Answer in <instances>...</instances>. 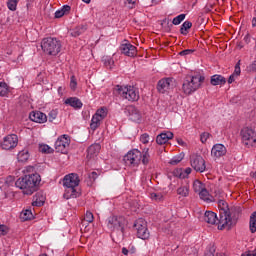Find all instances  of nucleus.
<instances>
[{
  "mask_svg": "<svg viewBox=\"0 0 256 256\" xmlns=\"http://www.w3.org/2000/svg\"><path fill=\"white\" fill-rule=\"evenodd\" d=\"M203 83H205V76L201 74L186 76L182 84V92L184 95H193L195 91L201 89Z\"/></svg>",
  "mask_w": 256,
  "mask_h": 256,
  "instance_id": "2",
  "label": "nucleus"
},
{
  "mask_svg": "<svg viewBox=\"0 0 256 256\" xmlns=\"http://www.w3.org/2000/svg\"><path fill=\"white\" fill-rule=\"evenodd\" d=\"M121 53L127 55V57H135L137 55V47L131 43H124L120 46Z\"/></svg>",
  "mask_w": 256,
  "mask_h": 256,
  "instance_id": "18",
  "label": "nucleus"
},
{
  "mask_svg": "<svg viewBox=\"0 0 256 256\" xmlns=\"http://www.w3.org/2000/svg\"><path fill=\"white\" fill-rule=\"evenodd\" d=\"M191 27H193V23H191L190 21H185L180 28V33L182 35H187V30L191 29Z\"/></svg>",
  "mask_w": 256,
  "mask_h": 256,
  "instance_id": "34",
  "label": "nucleus"
},
{
  "mask_svg": "<svg viewBox=\"0 0 256 256\" xmlns=\"http://www.w3.org/2000/svg\"><path fill=\"white\" fill-rule=\"evenodd\" d=\"M243 209L241 206H233L228 210V213H230V217L232 215V219L237 220L239 219V215H241Z\"/></svg>",
  "mask_w": 256,
  "mask_h": 256,
  "instance_id": "27",
  "label": "nucleus"
},
{
  "mask_svg": "<svg viewBox=\"0 0 256 256\" xmlns=\"http://www.w3.org/2000/svg\"><path fill=\"white\" fill-rule=\"evenodd\" d=\"M7 93H9V86L5 82H0V97H5Z\"/></svg>",
  "mask_w": 256,
  "mask_h": 256,
  "instance_id": "36",
  "label": "nucleus"
},
{
  "mask_svg": "<svg viewBox=\"0 0 256 256\" xmlns=\"http://www.w3.org/2000/svg\"><path fill=\"white\" fill-rule=\"evenodd\" d=\"M243 145L246 147H253L256 143V132L253 128L244 127L240 132Z\"/></svg>",
  "mask_w": 256,
  "mask_h": 256,
  "instance_id": "8",
  "label": "nucleus"
},
{
  "mask_svg": "<svg viewBox=\"0 0 256 256\" xmlns=\"http://www.w3.org/2000/svg\"><path fill=\"white\" fill-rule=\"evenodd\" d=\"M116 91L122 99L127 101H139V90L134 86H116Z\"/></svg>",
  "mask_w": 256,
  "mask_h": 256,
  "instance_id": "6",
  "label": "nucleus"
},
{
  "mask_svg": "<svg viewBox=\"0 0 256 256\" xmlns=\"http://www.w3.org/2000/svg\"><path fill=\"white\" fill-rule=\"evenodd\" d=\"M99 151H101V145L99 144H94L88 147L87 149V157L88 159H93V157H96V155L99 154Z\"/></svg>",
  "mask_w": 256,
  "mask_h": 256,
  "instance_id": "25",
  "label": "nucleus"
},
{
  "mask_svg": "<svg viewBox=\"0 0 256 256\" xmlns=\"http://www.w3.org/2000/svg\"><path fill=\"white\" fill-rule=\"evenodd\" d=\"M250 71H256V61L250 65Z\"/></svg>",
  "mask_w": 256,
  "mask_h": 256,
  "instance_id": "58",
  "label": "nucleus"
},
{
  "mask_svg": "<svg viewBox=\"0 0 256 256\" xmlns=\"http://www.w3.org/2000/svg\"><path fill=\"white\" fill-rule=\"evenodd\" d=\"M105 117H107V108L98 109L91 119L90 129L95 131L101 125V121H103Z\"/></svg>",
  "mask_w": 256,
  "mask_h": 256,
  "instance_id": "11",
  "label": "nucleus"
},
{
  "mask_svg": "<svg viewBox=\"0 0 256 256\" xmlns=\"http://www.w3.org/2000/svg\"><path fill=\"white\" fill-rule=\"evenodd\" d=\"M20 218L23 221H29V220L33 219V212H31V210H24L21 212Z\"/></svg>",
  "mask_w": 256,
  "mask_h": 256,
  "instance_id": "33",
  "label": "nucleus"
},
{
  "mask_svg": "<svg viewBox=\"0 0 256 256\" xmlns=\"http://www.w3.org/2000/svg\"><path fill=\"white\" fill-rule=\"evenodd\" d=\"M227 155V148L223 144H215L211 149V157L213 159H221Z\"/></svg>",
  "mask_w": 256,
  "mask_h": 256,
  "instance_id": "16",
  "label": "nucleus"
},
{
  "mask_svg": "<svg viewBox=\"0 0 256 256\" xmlns=\"http://www.w3.org/2000/svg\"><path fill=\"white\" fill-rule=\"evenodd\" d=\"M250 177H253L254 179H256V171L255 172H251L250 173Z\"/></svg>",
  "mask_w": 256,
  "mask_h": 256,
  "instance_id": "63",
  "label": "nucleus"
},
{
  "mask_svg": "<svg viewBox=\"0 0 256 256\" xmlns=\"http://www.w3.org/2000/svg\"><path fill=\"white\" fill-rule=\"evenodd\" d=\"M170 139H173V133L171 131L162 132L156 137V143L158 145H165Z\"/></svg>",
  "mask_w": 256,
  "mask_h": 256,
  "instance_id": "21",
  "label": "nucleus"
},
{
  "mask_svg": "<svg viewBox=\"0 0 256 256\" xmlns=\"http://www.w3.org/2000/svg\"><path fill=\"white\" fill-rule=\"evenodd\" d=\"M69 136L68 135H62L60 136L56 142H55V149L57 153H63L64 155L69 151Z\"/></svg>",
  "mask_w": 256,
  "mask_h": 256,
  "instance_id": "13",
  "label": "nucleus"
},
{
  "mask_svg": "<svg viewBox=\"0 0 256 256\" xmlns=\"http://www.w3.org/2000/svg\"><path fill=\"white\" fill-rule=\"evenodd\" d=\"M19 0H8L7 7L10 11H17V4Z\"/></svg>",
  "mask_w": 256,
  "mask_h": 256,
  "instance_id": "38",
  "label": "nucleus"
},
{
  "mask_svg": "<svg viewBox=\"0 0 256 256\" xmlns=\"http://www.w3.org/2000/svg\"><path fill=\"white\" fill-rule=\"evenodd\" d=\"M191 175V168H186L183 172L180 173V177L185 179Z\"/></svg>",
  "mask_w": 256,
  "mask_h": 256,
  "instance_id": "48",
  "label": "nucleus"
},
{
  "mask_svg": "<svg viewBox=\"0 0 256 256\" xmlns=\"http://www.w3.org/2000/svg\"><path fill=\"white\" fill-rule=\"evenodd\" d=\"M134 228L137 231V237L139 239H149L151 234L149 232V229L147 228V221H145V219L139 218L138 220H136L134 223Z\"/></svg>",
  "mask_w": 256,
  "mask_h": 256,
  "instance_id": "9",
  "label": "nucleus"
},
{
  "mask_svg": "<svg viewBox=\"0 0 256 256\" xmlns=\"http://www.w3.org/2000/svg\"><path fill=\"white\" fill-rule=\"evenodd\" d=\"M29 157V150L27 149L21 150L17 155L19 163H27V161H29Z\"/></svg>",
  "mask_w": 256,
  "mask_h": 256,
  "instance_id": "28",
  "label": "nucleus"
},
{
  "mask_svg": "<svg viewBox=\"0 0 256 256\" xmlns=\"http://www.w3.org/2000/svg\"><path fill=\"white\" fill-rule=\"evenodd\" d=\"M198 195L200 199H202V201H205L206 203H213V201H215L213 196L209 195V191H207V188H204L202 191H200Z\"/></svg>",
  "mask_w": 256,
  "mask_h": 256,
  "instance_id": "26",
  "label": "nucleus"
},
{
  "mask_svg": "<svg viewBox=\"0 0 256 256\" xmlns=\"http://www.w3.org/2000/svg\"><path fill=\"white\" fill-rule=\"evenodd\" d=\"M122 254L123 255H129V250L125 247L122 248Z\"/></svg>",
  "mask_w": 256,
  "mask_h": 256,
  "instance_id": "59",
  "label": "nucleus"
},
{
  "mask_svg": "<svg viewBox=\"0 0 256 256\" xmlns=\"http://www.w3.org/2000/svg\"><path fill=\"white\" fill-rule=\"evenodd\" d=\"M150 137H149V134H147V133H144V134H142L141 136H140V141H141V143H143L144 145H147V143H149V141H150Z\"/></svg>",
  "mask_w": 256,
  "mask_h": 256,
  "instance_id": "45",
  "label": "nucleus"
},
{
  "mask_svg": "<svg viewBox=\"0 0 256 256\" xmlns=\"http://www.w3.org/2000/svg\"><path fill=\"white\" fill-rule=\"evenodd\" d=\"M60 11H62L64 15H67V13H69V11H71V6L64 5Z\"/></svg>",
  "mask_w": 256,
  "mask_h": 256,
  "instance_id": "53",
  "label": "nucleus"
},
{
  "mask_svg": "<svg viewBox=\"0 0 256 256\" xmlns=\"http://www.w3.org/2000/svg\"><path fill=\"white\" fill-rule=\"evenodd\" d=\"M19 143V138L16 134H9L3 138V141L0 142L1 149L9 151V149H15Z\"/></svg>",
  "mask_w": 256,
  "mask_h": 256,
  "instance_id": "12",
  "label": "nucleus"
},
{
  "mask_svg": "<svg viewBox=\"0 0 256 256\" xmlns=\"http://www.w3.org/2000/svg\"><path fill=\"white\" fill-rule=\"evenodd\" d=\"M97 177H99V175L97 174V172H92L89 174V179L91 181H95L97 179Z\"/></svg>",
  "mask_w": 256,
  "mask_h": 256,
  "instance_id": "54",
  "label": "nucleus"
},
{
  "mask_svg": "<svg viewBox=\"0 0 256 256\" xmlns=\"http://www.w3.org/2000/svg\"><path fill=\"white\" fill-rule=\"evenodd\" d=\"M126 113H128L131 121H134V122L141 121V112H139L135 106L133 105L127 106Z\"/></svg>",
  "mask_w": 256,
  "mask_h": 256,
  "instance_id": "20",
  "label": "nucleus"
},
{
  "mask_svg": "<svg viewBox=\"0 0 256 256\" xmlns=\"http://www.w3.org/2000/svg\"><path fill=\"white\" fill-rule=\"evenodd\" d=\"M70 87L73 89V91L77 89V79H75V76H71Z\"/></svg>",
  "mask_w": 256,
  "mask_h": 256,
  "instance_id": "49",
  "label": "nucleus"
},
{
  "mask_svg": "<svg viewBox=\"0 0 256 256\" xmlns=\"http://www.w3.org/2000/svg\"><path fill=\"white\" fill-rule=\"evenodd\" d=\"M105 67H108L109 69H113V65H114V61H113V58L109 57V56H105L103 57L102 59Z\"/></svg>",
  "mask_w": 256,
  "mask_h": 256,
  "instance_id": "37",
  "label": "nucleus"
},
{
  "mask_svg": "<svg viewBox=\"0 0 256 256\" xmlns=\"http://www.w3.org/2000/svg\"><path fill=\"white\" fill-rule=\"evenodd\" d=\"M141 157H143V155L141 154V151L137 149H133V150H130L124 156V162L126 165H129L130 167H137V165L141 163Z\"/></svg>",
  "mask_w": 256,
  "mask_h": 256,
  "instance_id": "10",
  "label": "nucleus"
},
{
  "mask_svg": "<svg viewBox=\"0 0 256 256\" xmlns=\"http://www.w3.org/2000/svg\"><path fill=\"white\" fill-rule=\"evenodd\" d=\"M29 118L34 123H47V115L41 111L31 112Z\"/></svg>",
  "mask_w": 256,
  "mask_h": 256,
  "instance_id": "19",
  "label": "nucleus"
},
{
  "mask_svg": "<svg viewBox=\"0 0 256 256\" xmlns=\"http://www.w3.org/2000/svg\"><path fill=\"white\" fill-rule=\"evenodd\" d=\"M129 5H135V0H126Z\"/></svg>",
  "mask_w": 256,
  "mask_h": 256,
  "instance_id": "61",
  "label": "nucleus"
},
{
  "mask_svg": "<svg viewBox=\"0 0 256 256\" xmlns=\"http://www.w3.org/2000/svg\"><path fill=\"white\" fill-rule=\"evenodd\" d=\"M204 221L209 225H218V229H223L221 228V224L219 223V218H217V214L213 211L205 212Z\"/></svg>",
  "mask_w": 256,
  "mask_h": 256,
  "instance_id": "17",
  "label": "nucleus"
},
{
  "mask_svg": "<svg viewBox=\"0 0 256 256\" xmlns=\"http://www.w3.org/2000/svg\"><path fill=\"white\" fill-rule=\"evenodd\" d=\"M185 17H186L185 14H180V15L176 16V17L172 20L173 25H181V22H182V21H185Z\"/></svg>",
  "mask_w": 256,
  "mask_h": 256,
  "instance_id": "40",
  "label": "nucleus"
},
{
  "mask_svg": "<svg viewBox=\"0 0 256 256\" xmlns=\"http://www.w3.org/2000/svg\"><path fill=\"white\" fill-rule=\"evenodd\" d=\"M235 81V74L230 75L229 79H228V83L231 84Z\"/></svg>",
  "mask_w": 256,
  "mask_h": 256,
  "instance_id": "57",
  "label": "nucleus"
},
{
  "mask_svg": "<svg viewBox=\"0 0 256 256\" xmlns=\"http://www.w3.org/2000/svg\"><path fill=\"white\" fill-rule=\"evenodd\" d=\"M175 84V81L173 78H163L159 80L157 89L159 93H167L170 89H173V86Z\"/></svg>",
  "mask_w": 256,
  "mask_h": 256,
  "instance_id": "15",
  "label": "nucleus"
},
{
  "mask_svg": "<svg viewBox=\"0 0 256 256\" xmlns=\"http://www.w3.org/2000/svg\"><path fill=\"white\" fill-rule=\"evenodd\" d=\"M81 33H83V31H81V29L76 28L75 30L72 31L71 35L72 37H79V35H81Z\"/></svg>",
  "mask_w": 256,
  "mask_h": 256,
  "instance_id": "52",
  "label": "nucleus"
},
{
  "mask_svg": "<svg viewBox=\"0 0 256 256\" xmlns=\"http://www.w3.org/2000/svg\"><path fill=\"white\" fill-rule=\"evenodd\" d=\"M209 137H211V134L204 132L200 135V140L201 143H207V139H209Z\"/></svg>",
  "mask_w": 256,
  "mask_h": 256,
  "instance_id": "47",
  "label": "nucleus"
},
{
  "mask_svg": "<svg viewBox=\"0 0 256 256\" xmlns=\"http://www.w3.org/2000/svg\"><path fill=\"white\" fill-rule=\"evenodd\" d=\"M241 256H256V249L252 251H247L243 253Z\"/></svg>",
  "mask_w": 256,
  "mask_h": 256,
  "instance_id": "55",
  "label": "nucleus"
},
{
  "mask_svg": "<svg viewBox=\"0 0 256 256\" xmlns=\"http://www.w3.org/2000/svg\"><path fill=\"white\" fill-rule=\"evenodd\" d=\"M150 198L152 201H157V203H161L165 199V194L161 192H153L150 194Z\"/></svg>",
  "mask_w": 256,
  "mask_h": 256,
  "instance_id": "30",
  "label": "nucleus"
},
{
  "mask_svg": "<svg viewBox=\"0 0 256 256\" xmlns=\"http://www.w3.org/2000/svg\"><path fill=\"white\" fill-rule=\"evenodd\" d=\"M252 26H253V27H256V17H254V18L252 19Z\"/></svg>",
  "mask_w": 256,
  "mask_h": 256,
  "instance_id": "62",
  "label": "nucleus"
},
{
  "mask_svg": "<svg viewBox=\"0 0 256 256\" xmlns=\"http://www.w3.org/2000/svg\"><path fill=\"white\" fill-rule=\"evenodd\" d=\"M177 195H180L181 197H189V186L188 185L180 186L177 189Z\"/></svg>",
  "mask_w": 256,
  "mask_h": 256,
  "instance_id": "32",
  "label": "nucleus"
},
{
  "mask_svg": "<svg viewBox=\"0 0 256 256\" xmlns=\"http://www.w3.org/2000/svg\"><path fill=\"white\" fill-rule=\"evenodd\" d=\"M204 256H215V246H208L206 252L204 253Z\"/></svg>",
  "mask_w": 256,
  "mask_h": 256,
  "instance_id": "44",
  "label": "nucleus"
},
{
  "mask_svg": "<svg viewBox=\"0 0 256 256\" xmlns=\"http://www.w3.org/2000/svg\"><path fill=\"white\" fill-rule=\"evenodd\" d=\"M194 52L195 50L193 49H186L179 52V55H181V57H185L186 55H191V53H194Z\"/></svg>",
  "mask_w": 256,
  "mask_h": 256,
  "instance_id": "50",
  "label": "nucleus"
},
{
  "mask_svg": "<svg viewBox=\"0 0 256 256\" xmlns=\"http://www.w3.org/2000/svg\"><path fill=\"white\" fill-rule=\"evenodd\" d=\"M127 225V220L122 216H110L107 219V227L110 231H125V226Z\"/></svg>",
  "mask_w": 256,
  "mask_h": 256,
  "instance_id": "7",
  "label": "nucleus"
},
{
  "mask_svg": "<svg viewBox=\"0 0 256 256\" xmlns=\"http://www.w3.org/2000/svg\"><path fill=\"white\" fill-rule=\"evenodd\" d=\"M57 115H58L57 110H51L48 114V121H50V123H53V121L57 119Z\"/></svg>",
  "mask_w": 256,
  "mask_h": 256,
  "instance_id": "42",
  "label": "nucleus"
},
{
  "mask_svg": "<svg viewBox=\"0 0 256 256\" xmlns=\"http://www.w3.org/2000/svg\"><path fill=\"white\" fill-rule=\"evenodd\" d=\"M205 189V184H202L201 181L195 180L193 182V190L195 193H199L200 191Z\"/></svg>",
  "mask_w": 256,
  "mask_h": 256,
  "instance_id": "35",
  "label": "nucleus"
},
{
  "mask_svg": "<svg viewBox=\"0 0 256 256\" xmlns=\"http://www.w3.org/2000/svg\"><path fill=\"white\" fill-rule=\"evenodd\" d=\"M65 105H70V107H73L74 109H81V107H83V103L77 97L67 98L65 100Z\"/></svg>",
  "mask_w": 256,
  "mask_h": 256,
  "instance_id": "22",
  "label": "nucleus"
},
{
  "mask_svg": "<svg viewBox=\"0 0 256 256\" xmlns=\"http://www.w3.org/2000/svg\"><path fill=\"white\" fill-rule=\"evenodd\" d=\"M39 151H40V153H53V148H51L47 144H40Z\"/></svg>",
  "mask_w": 256,
  "mask_h": 256,
  "instance_id": "39",
  "label": "nucleus"
},
{
  "mask_svg": "<svg viewBox=\"0 0 256 256\" xmlns=\"http://www.w3.org/2000/svg\"><path fill=\"white\" fill-rule=\"evenodd\" d=\"M183 161V155L175 156L170 160V165H179Z\"/></svg>",
  "mask_w": 256,
  "mask_h": 256,
  "instance_id": "41",
  "label": "nucleus"
},
{
  "mask_svg": "<svg viewBox=\"0 0 256 256\" xmlns=\"http://www.w3.org/2000/svg\"><path fill=\"white\" fill-rule=\"evenodd\" d=\"M233 75L235 77H239L241 75V61H238L237 64L235 65V69H234Z\"/></svg>",
  "mask_w": 256,
  "mask_h": 256,
  "instance_id": "43",
  "label": "nucleus"
},
{
  "mask_svg": "<svg viewBox=\"0 0 256 256\" xmlns=\"http://www.w3.org/2000/svg\"><path fill=\"white\" fill-rule=\"evenodd\" d=\"M7 233H9V228L3 224H0V235H7Z\"/></svg>",
  "mask_w": 256,
  "mask_h": 256,
  "instance_id": "51",
  "label": "nucleus"
},
{
  "mask_svg": "<svg viewBox=\"0 0 256 256\" xmlns=\"http://www.w3.org/2000/svg\"><path fill=\"white\" fill-rule=\"evenodd\" d=\"M177 143H178V145H184L185 144V142H183V139H181V138H177Z\"/></svg>",
  "mask_w": 256,
  "mask_h": 256,
  "instance_id": "60",
  "label": "nucleus"
},
{
  "mask_svg": "<svg viewBox=\"0 0 256 256\" xmlns=\"http://www.w3.org/2000/svg\"><path fill=\"white\" fill-rule=\"evenodd\" d=\"M61 41L57 38L48 37L44 38L41 42L42 51L46 53V55H51L55 57L61 53Z\"/></svg>",
  "mask_w": 256,
  "mask_h": 256,
  "instance_id": "4",
  "label": "nucleus"
},
{
  "mask_svg": "<svg viewBox=\"0 0 256 256\" xmlns=\"http://www.w3.org/2000/svg\"><path fill=\"white\" fill-rule=\"evenodd\" d=\"M191 167L194 168V171H198L199 173H203L205 171V159L201 157V155H192L190 158Z\"/></svg>",
  "mask_w": 256,
  "mask_h": 256,
  "instance_id": "14",
  "label": "nucleus"
},
{
  "mask_svg": "<svg viewBox=\"0 0 256 256\" xmlns=\"http://www.w3.org/2000/svg\"><path fill=\"white\" fill-rule=\"evenodd\" d=\"M79 175L75 173L68 174L63 179V185L66 188L63 195L64 199H77L79 192L76 187H79Z\"/></svg>",
  "mask_w": 256,
  "mask_h": 256,
  "instance_id": "3",
  "label": "nucleus"
},
{
  "mask_svg": "<svg viewBox=\"0 0 256 256\" xmlns=\"http://www.w3.org/2000/svg\"><path fill=\"white\" fill-rule=\"evenodd\" d=\"M93 213L90 211H87L85 216H84V221H87V223H93Z\"/></svg>",
  "mask_w": 256,
  "mask_h": 256,
  "instance_id": "46",
  "label": "nucleus"
},
{
  "mask_svg": "<svg viewBox=\"0 0 256 256\" xmlns=\"http://www.w3.org/2000/svg\"><path fill=\"white\" fill-rule=\"evenodd\" d=\"M141 161L143 165H149V161L151 159V155L149 154V148H144L143 151L141 152Z\"/></svg>",
  "mask_w": 256,
  "mask_h": 256,
  "instance_id": "29",
  "label": "nucleus"
},
{
  "mask_svg": "<svg viewBox=\"0 0 256 256\" xmlns=\"http://www.w3.org/2000/svg\"><path fill=\"white\" fill-rule=\"evenodd\" d=\"M210 83L213 86L225 85V83H227V79L225 77H223L222 75L215 74V75L211 76Z\"/></svg>",
  "mask_w": 256,
  "mask_h": 256,
  "instance_id": "24",
  "label": "nucleus"
},
{
  "mask_svg": "<svg viewBox=\"0 0 256 256\" xmlns=\"http://www.w3.org/2000/svg\"><path fill=\"white\" fill-rule=\"evenodd\" d=\"M249 227L251 233H256V211H254L250 216Z\"/></svg>",
  "mask_w": 256,
  "mask_h": 256,
  "instance_id": "31",
  "label": "nucleus"
},
{
  "mask_svg": "<svg viewBox=\"0 0 256 256\" xmlns=\"http://www.w3.org/2000/svg\"><path fill=\"white\" fill-rule=\"evenodd\" d=\"M45 204V196H43V193L38 192L33 197L32 206L33 207H43Z\"/></svg>",
  "mask_w": 256,
  "mask_h": 256,
  "instance_id": "23",
  "label": "nucleus"
},
{
  "mask_svg": "<svg viewBox=\"0 0 256 256\" xmlns=\"http://www.w3.org/2000/svg\"><path fill=\"white\" fill-rule=\"evenodd\" d=\"M63 15H65V14L62 12V10H57L55 12L56 19H61V17H63Z\"/></svg>",
  "mask_w": 256,
  "mask_h": 256,
  "instance_id": "56",
  "label": "nucleus"
},
{
  "mask_svg": "<svg viewBox=\"0 0 256 256\" xmlns=\"http://www.w3.org/2000/svg\"><path fill=\"white\" fill-rule=\"evenodd\" d=\"M83 3H86L87 5H89V3H91V0H82Z\"/></svg>",
  "mask_w": 256,
  "mask_h": 256,
  "instance_id": "64",
  "label": "nucleus"
},
{
  "mask_svg": "<svg viewBox=\"0 0 256 256\" xmlns=\"http://www.w3.org/2000/svg\"><path fill=\"white\" fill-rule=\"evenodd\" d=\"M218 207L220 209L219 224L221 225V229L231 227V225H233V218L229 213V205L227 202H225V200H218Z\"/></svg>",
  "mask_w": 256,
  "mask_h": 256,
  "instance_id": "5",
  "label": "nucleus"
},
{
  "mask_svg": "<svg viewBox=\"0 0 256 256\" xmlns=\"http://www.w3.org/2000/svg\"><path fill=\"white\" fill-rule=\"evenodd\" d=\"M39 183H41V175L35 173L18 178L15 185L21 189L24 195H33L37 191Z\"/></svg>",
  "mask_w": 256,
  "mask_h": 256,
  "instance_id": "1",
  "label": "nucleus"
}]
</instances>
